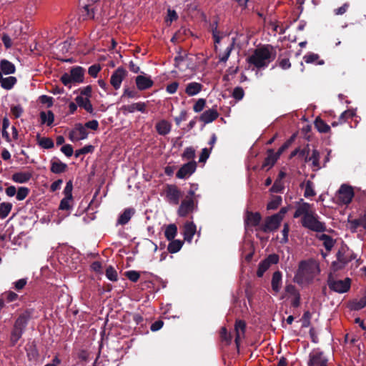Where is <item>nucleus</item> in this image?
<instances>
[{
  "mask_svg": "<svg viewBox=\"0 0 366 366\" xmlns=\"http://www.w3.org/2000/svg\"><path fill=\"white\" fill-rule=\"evenodd\" d=\"M320 154L319 151L317 149H313L312 155L310 156V162H312V167H314L317 169L320 168Z\"/></svg>",
  "mask_w": 366,
  "mask_h": 366,
  "instance_id": "nucleus-42",
  "label": "nucleus"
},
{
  "mask_svg": "<svg viewBox=\"0 0 366 366\" xmlns=\"http://www.w3.org/2000/svg\"><path fill=\"white\" fill-rule=\"evenodd\" d=\"M88 132L81 124H76L74 129L69 132V138L71 142L85 139L87 138Z\"/></svg>",
  "mask_w": 366,
  "mask_h": 366,
  "instance_id": "nucleus-13",
  "label": "nucleus"
},
{
  "mask_svg": "<svg viewBox=\"0 0 366 366\" xmlns=\"http://www.w3.org/2000/svg\"><path fill=\"white\" fill-rule=\"evenodd\" d=\"M285 292L290 295V296H297L300 294V292L298 291V290L296 288V287L292 284H289L287 285H286L285 287Z\"/></svg>",
  "mask_w": 366,
  "mask_h": 366,
  "instance_id": "nucleus-64",
  "label": "nucleus"
},
{
  "mask_svg": "<svg viewBox=\"0 0 366 366\" xmlns=\"http://www.w3.org/2000/svg\"><path fill=\"white\" fill-rule=\"evenodd\" d=\"M0 69L5 75L12 74L16 71V66L12 62L6 59H1L0 61Z\"/></svg>",
  "mask_w": 366,
  "mask_h": 366,
  "instance_id": "nucleus-30",
  "label": "nucleus"
},
{
  "mask_svg": "<svg viewBox=\"0 0 366 366\" xmlns=\"http://www.w3.org/2000/svg\"><path fill=\"white\" fill-rule=\"evenodd\" d=\"M29 189L25 187H21L16 192V198L19 201L24 200L29 194Z\"/></svg>",
  "mask_w": 366,
  "mask_h": 366,
  "instance_id": "nucleus-51",
  "label": "nucleus"
},
{
  "mask_svg": "<svg viewBox=\"0 0 366 366\" xmlns=\"http://www.w3.org/2000/svg\"><path fill=\"white\" fill-rule=\"evenodd\" d=\"M195 157V150L194 148H192V147H187L182 155V157L183 159H193Z\"/></svg>",
  "mask_w": 366,
  "mask_h": 366,
  "instance_id": "nucleus-57",
  "label": "nucleus"
},
{
  "mask_svg": "<svg viewBox=\"0 0 366 366\" xmlns=\"http://www.w3.org/2000/svg\"><path fill=\"white\" fill-rule=\"evenodd\" d=\"M73 202V197H64L60 202L59 209L61 210H70L71 209V203Z\"/></svg>",
  "mask_w": 366,
  "mask_h": 366,
  "instance_id": "nucleus-41",
  "label": "nucleus"
},
{
  "mask_svg": "<svg viewBox=\"0 0 366 366\" xmlns=\"http://www.w3.org/2000/svg\"><path fill=\"white\" fill-rule=\"evenodd\" d=\"M127 74V71L122 66L118 67L112 74L110 78V84L115 89L120 88L123 79Z\"/></svg>",
  "mask_w": 366,
  "mask_h": 366,
  "instance_id": "nucleus-12",
  "label": "nucleus"
},
{
  "mask_svg": "<svg viewBox=\"0 0 366 366\" xmlns=\"http://www.w3.org/2000/svg\"><path fill=\"white\" fill-rule=\"evenodd\" d=\"M172 125L167 120H161L156 124V129L159 134L166 135L171 131Z\"/></svg>",
  "mask_w": 366,
  "mask_h": 366,
  "instance_id": "nucleus-31",
  "label": "nucleus"
},
{
  "mask_svg": "<svg viewBox=\"0 0 366 366\" xmlns=\"http://www.w3.org/2000/svg\"><path fill=\"white\" fill-rule=\"evenodd\" d=\"M319 239L323 241V245L325 249L328 252L331 251L335 244V240L328 234H322Z\"/></svg>",
  "mask_w": 366,
  "mask_h": 366,
  "instance_id": "nucleus-36",
  "label": "nucleus"
},
{
  "mask_svg": "<svg viewBox=\"0 0 366 366\" xmlns=\"http://www.w3.org/2000/svg\"><path fill=\"white\" fill-rule=\"evenodd\" d=\"M218 117V112L212 108L204 112L199 117V120L204 124H209L217 119Z\"/></svg>",
  "mask_w": 366,
  "mask_h": 366,
  "instance_id": "nucleus-23",
  "label": "nucleus"
},
{
  "mask_svg": "<svg viewBox=\"0 0 366 366\" xmlns=\"http://www.w3.org/2000/svg\"><path fill=\"white\" fill-rule=\"evenodd\" d=\"M197 166V162L194 160L184 164L177 172L176 177L178 179H184L189 177L196 171Z\"/></svg>",
  "mask_w": 366,
  "mask_h": 366,
  "instance_id": "nucleus-14",
  "label": "nucleus"
},
{
  "mask_svg": "<svg viewBox=\"0 0 366 366\" xmlns=\"http://www.w3.org/2000/svg\"><path fill=\"white\" fill-rule=\"evenodd\" d=\"M366 306V297L364 296L360 300H353L350 302V307L351 310L358 311Z\"/></svg>",
  "mask_w": 366,
  "mask_h": 366,
  "instance_id": "nucleus-37",
  "label": "nucleus"
},
{
  "mask_svg": "<svg viewBox=\"0 0 366 366\" xmlns=\"http://www.w3.org/2000/svg\"><path fill=\"white\" fill-rule=\"evenodd\" d=\"M177 234V227L175 224H168L164 231V236L167 240H172Z\"/></svg>",
  "mask_w": 366,
  "mask_h": 366,
  "instance_id": "nucleus-34",
  "label": "nucleus"
},
{
  "mask_svg": "<svg viewBox=\"0 0 366 366\" xmlns=\"http://www.w3.org/2000/svg\"><path fill=\"white\" fill-rule=\"evenodd\" d=\"M31 311L26 310L21 313L15 320L10 335V342L12 346H14L21 338L31 320Z\"/></svg>",
  "mask_w": 366,
  "mask_h": 366,
  "instance_id": "nucleus-2",
  "label": "nucleus"
},
{
  "mask_svg": "<svg viewBox=\"0 0 366 366\" xmlns=\"http://www.w3.org/2000/svg\"><path fill=\"white\" fill-rule=\"evenodd\" d=\"M135 209L134 208H127L119 215L117 219V224L124 225L127 224L134 214Z\"/></svg>",
  "mask_w": 366,
  "mask_h": 366,
  "instance_id": "nucleus-28",
  "label": "nucleus"
},
{
  "mask_svg": "<svg viewBox=\"0 0 366 366\" xmlns=\"http://www.w3.org/2000/svg\"><path fill=\"white\" fill-rule=\"evenodd\" d=\"M137 88L139 91H144L153 86L154 81L150 76L146 75H138L135 78Z\"/></svg>",
  "mask_w": 366,
  "mask_h": 366,
  "instance_id": "nucleus-18",
  "label": "nucleus"
},
{
  "mask_svg": "<svg viewBox=\"0 0 366 366\" xmlns=\"http://www.w3.org/2000/svg\"><path fill=\"white\" fill-rule=\"evenodd\" d=\"M315 127L320 133H328L330 131V127L320 117H317L314 122Z\"/></svg>",
  "mask_w": 366,
  "mask_h": 366,
  "instance_id": "nucleus-33",
  "label": "nucleus"
},
{
  "mask_svg": "<svg viewBox=\"0 0 366 366\" xmlns=\"http://www.w3.org/2000/svg\"><path fill=\"white\" fill-rule=\"evenodd\" d=\"M38 143L39 146L44 149H51L54 146L53 140L49 137H42L39 139Z\"/></svg>",
  "mask_w": 366,
  "mask_h": 366,
  "instance_id": "nucleus-47",
  "label": "nucleus"
},
{
  "mask_svg": "<svg viewBox=\"0 0 366 366\" xmlns=\"http://www.w3.org/2000/svg\"><path fill=\"white\" fill-rule=\"evenodd\" d=\"M11 113L14 119H18L24 113V109L21 104L11 105Z\"/></svg>",
  "mask_w": 366,
  "mask_h": 366,
  "instance_id": "nucleus-48",
  "label": "nucleus"
},
{
  "mask_svg": "<svg viewBox=\"0 0 366 366\" xmlns=\"http://www.w3.org/2000/svg\"><path fill=\"white\" fill-rule=\"evenodd\" d=\"M67 164L61 162L59 159L54 157L51 160L50 171L54 174H61L67 169Z\"/></svg>",
  "mask_w": 366,
  "mask_h": 366,
  "instance_id": "nucleus-22",
  "label": "nucleus"
},
{
  "mask_svg": "<svg viewBox=\"0 0 366 366\" xmlns=\"http://www.w3.org/2000/svg\"><path fill=\"white\" fill-rule=\"evenodd\" d=\"M276 51L270 44H266L256 48L252 55L247 57L248 64L258 69L267 68L269 63L274 60Z\"/></svg>",
  "mask_w": 366,
  "mask_h": 366,
  "instance_id": "nucleus-1",
  "label": "nucleus"
},
{
  "mask_svg": "<svg viewBox=\"0 0 366 366\" xmlns=\"http://www.w3.org/2000/svg\"><path fill=\"white\" fill-rule=\"evenodd\" d=\"M294 137H292L290 139L287 140L277 150L276 153H274L275 156L279 159L281 154L288 149L293 141Z\"/></svg>",
  "mask_w": 366,
  "mask_h": 366,
  "instance_id": "nucleus-56",
  "label": "nucleus"
},
{
  "mask_svg": "<svg viewBox=\"0 0 366 366\" xmlns=\"http://www.w3.org/2000/svg\"><path fill=\"white\" fill-rule=\"evenodd\" d=\"M203 85L198 82H190L187 84L185 89V93L189 96L192 97L197 94H199L202 89Z\"/></svg>",
  "mask_w": 366,
  "mask_h": 366,
  "instance_id": "nucleus-29",
  "label": "nucleus"
},
{
  "mask_svg": "<svg viewBox=\"0 0 366 366\" xmlns=\"http://www.w3.org/2000/svg\"><path fill=\"white\" fill-rule=\"evenodd\" d=\"M205 104H206V100L204 99H202V98L199 99L196 102V103L194 104L193 110L195 112L199 113L204 109Z\"/></svg>",
  "mask_w": 366,
  "mask_h": 366,
  "instance_id": "nucleus-60",
  "label": "nucleus"
},
{
  "mask_svg": "<svg viewBox=\"0 0 366 366\" xmlns=\"http://www.w3.org/2000/svg\"><path fill=\"white\" fill-rule=\"evenodd\" d=\"M281 221L274 214L267 217L264 219V222L262 224L259 229L268 233L277 230L280 226Z\"/></svg>",
  "mask_w": 366,
  "mask_h": 366,
  "instance_id": "nucleus-11",
  "label": "nucleus"
},
{
  "mask_svg": "<svg viewBox=\"0 0 366 366\" xmlns=\"http://www.w3.org/2000/svg\"><path fill=\"white\" fill-rule=\"evenodd\" d=\"M262 219V216L259 212L247 211L244 218V224L246 227H257L260 226L259 223Z\"/></svg>",
  "mask_w": 366,
  "mask_h": 366,
  "instance_id": "nucleus-19",
  "label": "nucleus"
},
{
  "mask_svg": "<svg viewBox=\"0 0 366 366\" xmlns=\"http://www.w3.org/2000/svg\"><path fill=\"white\" fill-rule=\"evenodd\" d=\"M318 215L315 212L310 215L302 217V226L315 232H324L326 231V225L324 222L319 221Z\"/></svg>",
  "mask_w": 366,
  "mask_h": 366,
  "instance_id": "nucleus-5",
  "label": "nucleus"
},
{
  "mask_svg": "<svg viewBox=\"0 0 366 366\" xmlns=\"http://www.w3.org/2000/svg\"><path fill=\"white\" fill-rule=\"evenodd\" d=\"M39 115L41 119V123L42 124H46L47 126L50 127L54 123V114L51 110H49L47 112L42 111L40 112Z\"/></svg>",
  "mask_w": 366,
  "mask_h": 366,
  "instance_id": "nucleus-32",
  "label": "nucleus"
},
{
  "mask_svg": "<svg viewBox=\"0 0 366 366\" xmlns=\"http://www.w3.org/2000/svg\"><path fill=\"white\" fill-rule=\"evenodd\" d=\"M355 115V112L353 110H346L343 112L339 117V122L340 124L345 122L348 119H352Z\"/></svg>",
  "mask_w": 366,
  "mask_h": 366,
  "instance_id": "nucleus-53",
  "label": "nucleus"
},
{
  "mask_svg": "<svg viewBox=\"0 0 366 366\" xmlns=\"http://www.w3.org/2000/svg\"><path fill=\"white\" fill-rule=\"evenodd\" d=\"M105 274L107 277L111 281L115 282L118 279L117 272L112 266H109L107 268Z\"/></svg>",
  "mask_w": 366,
  "mask_h": 366,
  "instance_id": "nucleus-50",
  "label": "nucleus"
},
{
  "mask_svg": "<svg viewBox=\"0 0 366 366\" xmlns=\"http://www.w3.org/2000/svg\"><path fill=\"white\" fill-rule=\"evenodd\" d=\"M337 259L339 262L342 264V267L346 265L348 262L352 261V259H348V257L345 254L344 248L342 247L338 250L337 254Z\"/></svg>",
  "mask_w": 366,
  "mask_h": 366,
  "instance_id": "nucleus-45",
  "label": "nucleus"
},
{
  "mask_svg": "<svg viewBox=\"0 0 366 366\" xmlns=\"http://www.w3.org/2000/svg\"><path fill=\"white\" fill-rule=\"evenodd\" d=\"M197 199H184L178 208L177 214L181 217H186L189 213L197 209Z\"/></svg>",
  "mask_w": 366,
  "mask_h": 366,
  "instance_id": "nucleus-9",
  "label": "nucleus"
},
{
  "mask_svg": "<svg viewBox=\"0 0 366 366\" xmlns=\"http://www.w3.org/2000/svg\"><path fill=\"white\" fill-rule=\"evenodd\" d=\"M282 282V272L279 270L275 271L272 277L271 286L272 290L275 293H278L281 289Z\"/></svg>",
  "mask_w": 366,
  "mask_h": 366,
  "instance_id": "nucleus-26",
  "label": "nucleus"
},
{
  "mask_svg": "<svg viewBox=\"0 0 366 366\" xmlns=\"http://www.w3.org/2000/svg\"><path fill=\"white\" fill-rule=\"evenodd\" d=\"M307 366H330L328 357L319 349L313 350L309 354Z\"/></svg>",
  "mask_w": 366,
  "mask_h": 366,
  "instance_id": "nucleus-7",
  "label": "nucleus"
},
{
  "mask_svg": "<svg viewBox=\"0 0 366 366\" xmlns=\"http://www.w3.org/2000/svg\"><path fill=\"white\" fill-rule=\"evenodd\" d=\"M165 197L169 204L177 205L182 197L180 189L175 184H167L165 187Z\"/></svg>",
  "mask_w": 366,
  "mask_h": 366,
  "instance_id": "nucleus-8",
  "label": "nucleus"
},
{
  "mask_svg": "<svg viewBox=\"0 0 366 366\" xmlns=\"http://www.w3.org/2000/svg\"><path fill=\"white\" fill-rule=\"evenodd\" d=\"M121 110L124 115L127 113H133L135 111H139L142 113H146L147 112V105L144 102H137L129 105H123L121 107Z\"/></svg>",
  "mask_w": 366,
  "mask_h": 366,
  "instance_id": "nucleus-20",
  "label": "nucleus"
},
{
  "mask_svg": "<svg viewBox=\"0 0 366 366\" xmlns=\"http://www.w3.org/2000/svg\"><path fill=\"white\" fill-rule=\"evenodd\" d=\"M267 156L264 159L263 164L262 165V169H264L268 167L267 170L271 169L274 164L277 162L278 158L274 154V151L273 149H269L267 150Z\"/></svg>",
  "mask_w": 366,
  "mask_h": 366,
  "instance_id": "nucleus-25",
  "label": "nucleus"
},
{
  "mask_svg": "<svg viewBox=\"0 0 366 366\" xmlns=\"http://www.w3.org/2000/svg\"><path fill=\"white\" fill-rule=\"evenodd\" d=\"M315 269H318V267L306 261H301L295 276V281L299 285L311 282L315 276Z\"/></svg>",
  "mask_w": 366,
  "mask_h": 366,
  "instance_id": "nucleus-3",
  "label": "nucleus"
},
{
  "mask_svg": "<svg viewBox=\"0 0 366 366\" xmlns=\"http://www.w3.org/2000/svg\"><path fill=\"white\" fill-rule=\"evenodd\" d=\"M94 147L92 145H86L84 147L76 150L75 157L78 158L81 155L93 152Z\"/></svg>",
  "mask_w": 366,
  "mask_h": 366,
  "instance_id": "nucleus-49",
  "label": "nucleus"
},
{
  "mask_svg": "<svg viewBox=\"0 0 366 366\" xmlns=\"http://www.w3.org/2000/svg\"><path fill=\"white\" fill-rule=\"evenodd\" d=\"M351 229L355 231L358 227H362L365 229L366 226L362 217L360 219H355L350 222Z\"/></svg>",
  "mask_w": 366,
  "mask_h": 366,
  "instance_id": "nucleus-58",
  "label": "nucleus"
},
{
  "mask_svg": "<svg viewBox=\"0 0 366 366\" xmlns=\"http://www.w3.org/2000/svg\"><path fill=\"white\" fill-rule=\"evenodd\" d=\"M246 331V322L242 320H236L234 324L235 338L234 342L237 349L240 345V341L244 338Z\"/></svg>",
  "mask_w": 366,
  "mask_h": 366,
  "instance_id": "nucleus-15",
  "label": "nucleus"
},
{
  "mask_svg": "<svg viewBox=\"0 0 366 366\" xmlns=\"http://www.w3.org/2000/svg\"><path fill=\"white\" fill-rule=\"evenodd\" d=\"M327 283L332 291L337 293H345L350 289L351 279L346 277L345 280H336L332 274H330Z\"/></svg>",
  "mask_w": 366,
  "mask_h": 366,
  "instance_id": "nucleus-6",
  "label": "nucleus"
},
{
  "mask_svg": "<svg viewBox=\"0 0 366 366\" xmlns=\"http://www.w3.org/2000/svg\"><path fill=\"white\" fill-rule=\"evenodd\" d=\"M220 338L222 341L225 342L227 345H230L232 340L231 333L228 332L226 327H222L220 330Z\"/></svg>",
  "mask_w": 366,
  "mask_h": 366,
  "instance_id": "nucleus-46",
  "label": "nucleus"
},
{
  "mask_svg": "<svg viewBox=\"0 0 366 366\" xmlns=\"http://www.w3.org/2000/svg\"><path fill=\"white\" fill-rule=\"evenodd\" d=\"M13 205L10 202H2L0 204V219H5L10 213Z\"/></svg>",
  "mask_w": 366,
  "mask_h": 366,
  "instance_id": "nucleus-40",
  "label": "nucleus"
},
{
  "mask_svg": "<svg viewBox=\"0 0 366 366\" xmlns=\"http://www.w3.org/2000/svg\"><path fill=\"white\" fill-rule=\"evenodd\" d=\"M85 69L80 66H75L71 68L70 74L64 73L60 78L61 83L71 87V83H82L84 80Z\"/></svg>",
  "mask_w": 366,
  "mask_h": 366,
  "instance_id": "nucleus-4",
  "label": "nucleus"
},
{
  "mask_svg": "<svg viewBox=\"0 0 366 366\" xmlns=\"http://www.w3.org/2000/svg\"><path fill=\"white\" fill-rule=\"evenodd\" d=\"M316 195V192L313 189V182L310 180H307L305 182V189L304 196L306 198L312 197Z\"/></svg>",
  "mask_w": 366,
  "mask_h": 366,
  "instance_id": "nucleus-43",
  "label": "nucleus"
},
{
  "mask_svg": "<svg viewBox=\"0 0 366 366\" xmlns=\"http://www.w3.org/2000/svg\"><path fill=\"white\" fill-rule=\"evenodd\" d=\"M279 259V256L276 254H271L268 255L264 259L259 263L257 276L258 277H262L271 265L278 263Z\"/></svg>",
  "mask_w": 366,
  "mask_h": 366,
  "instance_id": "nucleus-10",
  "label": "nucleus"
},
{
  "mask_svg": "<svg viewBox=\"0 0 366 366\" xmlns=\"http://www.w3.org/2000/svg\"><path fill=\"white\" fill-rule=\"evenodd\" d=\"M244 96V89L241 86H237L233 89L232 97L237 101L242 100Z\"/></svg>",
  "mask_w": 366,
  "mask_h": 366,
  "instance_id": "nucleus-59",
  "label": "nucleus"
},
{
  "mask_svg": "<svg viewBox=\"0 0 366 366\" xmlns=\"http://www.w3.org/2000/svg\"><path fill=\"white\" fill-rule=\"evenodd\" d=\"M354 197L352 187L346 184H342L339 189V198L342 203L348 204L352 202Z\"/></svg>",
  "mask_w": 366,
  "mask_h": 366,
  "instance_id": "nucleus-16",
  "label": "nucleus"
},
{
  "mask_svg": "<svg viewBox=\"0 0 366 366\" xmlns=\"http://www.w3.org/2000/svg\"><path fill=\"white\" fill-rule=\"evenodd\" d=\"M282 201L281 196H274L267 205V209H276L281 204Z\"/></svg>",
  "mask_w": 366,
  "mask_h": 366,
  "instance_id": "nucleus-44",
  "label": "nucleus"
},
{
  "mask_svg": "<svg viewBox=\"0 0 366 366\" xmlns=\"http://www.w3.org/2000/svg\"><path fill=\"white\" fill-rule=\"evenodd\" d=\"M320 56L317 54L309 53L304 56L303 59L307 64L315 63L319 59Z\"/></svg>",
  "mask_w": 366,
  "mask_h": 366,
  "instance_id": "nucleus-63",
  "label": "nucleus"
},
{
  "mask_svg": "<svg viewBox=\"0 0 366 366\" xmlns=\"http://www.w3.org/2000/svg\"><path fill=\"white\" fill-rule=\"evenodd\" d=\"M234 46V39H232V42L226 48L225 51L222 54L219 55V62L226 63L231 54L232 51L233 50Z\"/></svg>",
  "mask_w": 366,
  "mask_h": 366,
  "instance_id": "nucleus-38",
  "label": "nucleus"
},
{
  "mask_svg": "<svg viewBox=\"0 0 366 366\" xmlns=\"http://www.w3.org/2000/svg\"><path fill=\"white\" fill-rule=\"evenodd\" d=\"M197 231V227L193 222H187L184 225L183 235L184 239L187 242H191Z\"/></svg>",
  "mask_w": 366,
  "mask_h": 366,
  "instance_id": "nucleus-21",
  "label": "nucleus"
},
{
  "mask_svg": "<svg viewBox=\"0 0 366 366\" xmlns=\"http://www.w3.org/2000/svg\"><path fill=\"white\" fill-rule=\"evenodd\" d=\"M310 152L309 144H307L305 147L301 149L299 158L303 159L305 163L310 162Z\"/></svg>",
  "mask_w": 366,
  "mask_h": 366,
  "instance_id": "nucleus-54",
  "label": "nucleus"
},
{
  "mask_svg": "<svg viewBox=\"0 0 366 366\" xmlns=\"http://www.w3.org/2000/svg\"><path fill=\"white\" fill-rule=\"evenodd\" d=\"M75 101L79 107L84 109L89 114H93V106L89 98H84L81 96H77L75 98Z\"/></svg>",
  "mask_w": 366,
  "mask_h": 366,
  "instance_id": "nucleus-27",
  "label": "nucleus"
},
{
  "mask_svg": "<svg viewBox=\"0 0 366 366\" xmlns=\"http://www.w3.org/2000/svg\"><path fill=\"white\" fill-rule=\"evenodd\" d=\"M17 79L15 76H9L6 78H3V80L1 82V86L6 90L11 89L16 84Z\"/></svg>",
  "mask_w": 366,
  "mask_h": 366,
  "instance_id": "nucleus-39",
  "label": "nucleus"
},
{
  "mask_svg": "<svg viewBox=\"0 0 366 366\" xmlns=\"http://www.w3.org/2000/svg\"><path fill=\"white\" fill-rule=\"evenodd\" d=\"M313 212H315V211L312 209V204L305 202L302 199H301L300 203L297 207L293 217L294 218H298L300 216L305 217L310 215Z\"/></svg>",
  "mask_w": 366,
  "mask_h": 366,
  "instance_id": "nucleus-17",
  "label": "nucleus"
},
{
  "mask_svg": "<svg viewBox=\"0 0 366 366\" xmlns=\"http://www.w3.org/2000/svg\"><path fill=\"white\" fill-rule=\"evenodd\" d=\"M312 314L310 311H305L302 317V327H308L310 325Z\"/></svg>",
  "mask_w": 366,
  "mask_h": 366,
  "instance_id": "nucleus-62",
  "label": "nucleus"
},
{
  "mask_svg": "<svg viewBox=\"0 0 366 366\" xmlns=\"http://www.w3.org/2000/svg\"><path fill=\"white\" fill-rule=\"evenodd\" d=\"M284 188L285 187L282 181L276 179L269 190L271 192L282 193L284 190Z\"/></svg>",
  "mask_w": 366,
  "mask_h": 366,
  "instance_id": "nucleus-55",
  "label": "nucleus"
},
{
  "mask_svg": "<svg viewBox=\"0 0 366 366\" xmlns=\"http://www.w3.org/2000/svg\"><path fill=\"white\" fill-rule=\"evenodd\" d=\"M124 276L132 282H137L140 277V274L135 270H129L124 272Z\"/></svg>",
  "mask_w": 366,
  "mask_h": 366,
  "instance_id": "nucleus-52",
  "label": "nucleus"
},
{
  "mask_svg": "<svg viewBox=\"0 0 366 366\" xmlns=\"http://www.w3.org/2000/svg\"><path fill=\"white\" fill-rule=\"evenodd\" d=\"M4 300H6L8 302L15 301L18 298V295L14 292L8 291L1 295Z\"/></svg>",
  "mask_w": 366,
  "mask_h": 366,
  "instance_id": "nucleus-61",
  "label": "nucleus"
},
{
  "mask_svg": "<svg viewBox=\"0 0 366 366\" xmlns=\"http://www.w3.org/2000/svg\"><path fill=\"white\" fill-rule=\"evenodd\" d=\"M170 242L167 246V250L169 253H176L179 252L183 246L184 242L179 239L169 240Z\"/></svg>",
  "mask_w": 366,
  "mask_h": 366,
  "instance_id": "nucleus-35",
  "label": "nucleus"
},
{
  "mask_svg": "<svg viewBox=\"0 0 366 366\" xmlns=\"http://www.w3.org/2000/svg\"><path fill=\"white\" fill-rule=\"evenodd\" d=\"M31 177V172H19L13 174L11 176V179L14 182L24 184L28 182Z\"/></svg>",
  "mask_w": 366,
  "mask_h": 366,
  "instance_id": "nucleus-24",
  "label": "nucleus"
}]
</instances>
